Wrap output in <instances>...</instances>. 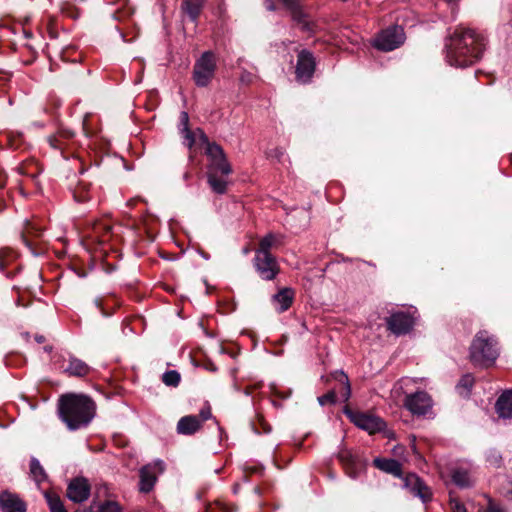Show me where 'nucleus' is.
Segmentation results:
<instances>
[{
  "mask_svg": "<svg viewBox=\"0 0 512 512\" xmlns=\"http://www.w3.org/2000/svg\"><path fill=\"white\" fill-rule=\"evenodd\" d=\"M404 406L413 415H426L432 407L431 397L425 391H417L413 394L406 395Z\"/></svg>",
  "mask_w": 512,
  "mask_h": 512,
  "instance_id": "dca6fc26",
  "label": "nucleus"
},
{
  "mask_svg": "<svg viewBox=\"0 0 512 512\" xmlns=\"http://www.w3.org/2000/svg\"><path fill=\"white\" fill-rule=\"evenodd\" d=\"M251 428L257 434H268L272 430V427L260 412H257L255 418L251 421Z\"/></svg>",
  "mask_w": 512,
  "mask_h": 512,
  "instance_id": "473e14b6",
  "label": "nucleus"
},
{
  "mask_svg": "<svg viewBox=\"0 0 512 512\" xmlns=\"http://www.w3.org/2000/svg\"><path fill=\"white\" fill-rule=\"evenodd\" d=\"M453 512H467V510H466L464 504L457 502L453 506Z\"/></svg>",
  "mask_w": 512,
  "mask_h": 512,
  "instance_id": "4d7b16f0",
  "label": "nucleus"
},
{
  "mask_svg": "<svg viewBox=\"0 0 512 512\" xmlns=\"http://www.w3.org/2000/svg\"><path fill=\"white\" fill-rule=\"evenodd\" d=\"M45 498L50 509V512H68L64 507L61 498L53 492H46Z\"/></svg>",
  "mask_w": 512,
  "mask_h": 512,
  "instance_id": "72a5a7b5",
  "label": "nucleus"
},
{
  "mask_svg": "<svg viewBox=\"0 0 512 512\" xmlns=\"http://www.w3.org/2000/svg\"><path fill=\"white\" fill-rule=\"evenodd\" d=\"M386 328L394 335L408 334L415 324L413 316L406 311L391 313L385 318Z\"/></svg>",
  "mask_w": 512,
  "mask_h": 512,
  "instance_id": "4468645a",
  "label": "nucleus"
},
{
  "mask_svg": "<svg viewBox=\"0 0 512 512\" xmlns=\"http://www.w3.org/2000/svg\"><path fill=\"white\" fill-rule=\"evenodd\" d=\"M91 368L82 360L71 356L64 371L70 376L84 377L89 374Z\"/></svg>",
  "mask_w": 512,
  "mask_h": 512,
  "instance_id": "bb28decb",
  "label": "nucleus"
},
{
  "mask_svg": "<svg viewBox=\"0 0 512 512\" xmlns=\"http://www.w3.org/2000/svg\"><path fill=\"white\" fill-rule=\"evenodd\" d=\"M57 412L70 431L87 428L96 415V403L85 395L66 393L59 397Z\"/></svg>",
  "mask_w": 512,
  "mask_h": 512,
  "instance_id": "f03ea898",
  "label": "nucleus"
},
{
  "mask_svg": "<svg viewBox=\"0 0 512 512\" xmlns=\"http://www.w3.org/2000/svg\"><path fill=\"white\" fill-rule=\"evenodd\" d=\"M253 265L259 277L263 280H274L280 272V266L273 254H255Z\"/></svg>",
  "mask_w": 512,
  "mask_h": 512,
  "instance_id": "ddd939ff",
  "label": "nucleus"
},
{
  "mask_svg": "<svg viewBox=\"0 0 512 512\" xmlns=\"http://www.w3.org/2000/svg\"><path fill=\"white\" fill-rule=\"evenodd\" d=\"M333 377L340 384L338 393L343 398V401H348L351 395V386L347 375L343 371H336Z\"/></svg>",
  "mask_w": 512,
  "mask_h": 512,
  "instance_id": "c756f323",
  "label": "nucleus"
},
{
  "mask_svg": "<svg viewBox=\"0 0 512 512\" xmlns=\"http://www.w3.org/2000/svg\"><path fill=\"white\" fill-rule=\"evenodd\" d=\"M184 139V144L189 149L188 158L190 162H194L197 147H204L206 150L211 145H218L216 142H210L208 136L201 128L195 130L186 128Z\"/></svg>",
  "mask_w": 512,
  "mask_h": 512,
  "instance_id": "2eb2a0df",
  "label": "nucleus"
},
{
  "mask_svg": "<svg viewBox=\"0 0 512 512\" xmlns=\"http://www.w3.org/2000/svg\"><path fill=\"white\" fill-rule=\"evenodd\" d=\"M204 367L211 372L217 371L216 365L210 360L205 364Z\"/></svg>",
  "mask_w": 512,
  "mask_h": 512,
  "instance_id": "052dcab7",
  "label": "nucleus"
},
{
  "mask_svg": "<svg viewBox=\"0 0 512 512\" xmlns=\"http://www.w3.org/2000/svg\"><path fill=\"white\" fill-rule=\"evenodd\" d=\"M265 6L270 11H275L276 10V5H275V3L272 0L265 1Z\"/></svg>",
  "mask_w": 512,
  "mask_h": 512,
  "instance_id": "680f3d73",
  "label": "nucleus"
},
{
  "mask_svg": "<svg viewBox=\"0 0 512 512\" xmlns=\"http://www.w3.org/2000/svg\"><path fill=\"white\" fill-rule=\"evenodd\" d=\"M235 309H236V304L235 303H230L228 308L224 312L225 313L233 312V311H235Z\"/></svg>",
  "mask_w": 512,
  "mask_h": 512,
  "instance_id": "69168bd1",
  "label": "nucleus"
},
{
  "mask_svg": "<svg viewBox=\"0 0 512 512\" xmlns=\"http://www.w3.org/2000/svg\"><path fill=\"white\" fill-rule=\"evenodd\" d=\"M274 394H275L276 396L280 397V398L286 399V398H288V397L290 396L291 391H289V392H288V393H286V394H282V393H280V392H278V391H275V392H274Z\"/></svg>",
  "mask_w": 512,
  "mask_h": 512,
  "instance_id": "0e129e2a",
  "label": "nucleus"
},
{
  "mask_svg": "<svg viewBox=\"0 0 512 512\" xmlns=\"http://www.w3.org/2000/svg\"><path fill=\"white\" fill-rule=\"evenodd\" d=\"M207 182L211 190L216 194H225L227 191L228 182L226 180L227 176H222L221 174H211L206 173Z\"/></svg>",
  "mask_w": 512,
  "mask_h": 512,
  "instance_id": "c85d7f7f",
  "label": "nucleus"
},
{
  "mask_svg": "<svg viewBox=\"0 0 512 512\" xmlns=\"http://www.w3.org/2000/svg\"><path fill=\"white\" fill-rule=\"evenodd\" d=\"M217 71V56L211 51H205L195 60L192 70V80L199 88L210 85Z\"/></svg>",
  "mask_w": 512,
  "mask_h": 512,
  "instance_id": "39448f33",
  "label": "nucleus"
},
{
  "mask_svg": "<svg viewBox=\"0 0 512 512\" xmlns=\"http://www.w3.org/2000/svg\"><path fill=\"white\" fill-rule=\"evenodd\" d=\"M201 428V421L196 415H187L177 423V432L182 435H193Z\"/></svg>",
  "mask_w": 512,
  "mask_h": 512,
  "instance_id": "4be33fe9",
  "label": "nucleus"
},
{
  "mask_svg": "<svg viewBox=\"0 0 512 512\" xmlns=\"http://www.w3.org/2000/svg\"><path fill=\"white\" fill-rule=\"evenodd\" d=\"M48 33L50 35L51 38H57L58 37V33L57 31L55 30L54 26L52 23H50L48 25Z\"/></svg>",
  "mask_w": 512,
  "mask_h": 512,
  "instance_id": "13d9d810",
  "label": "nucleus"
},
{
  "mask_svg": "<svg viewBox=\"0 0 512 512\" xmlns=\"http://www.w3.org/2000/svg\"><path fill=\"white\" fill-rule=\"evenodd\" d=\"M35 341L39 344L44 343L46 341L45 336L43 335H35Z\"/></svg>",
  "mask_w": 512,
  "mask_h": 512,
  "instance_id": "e2e57ef3",
  "label": "nucleus"
},
{
  "mask_svg": "<svg viewBox=\"0 0 512 512\" xmlns=\"http://www.w3.org/2000/svg\"><path fill=\"white\" fill-rule=\"evenodd\" d=\"M271 490V486L269 484H262V485H257L253 488V491L255 494H257L258 496H264L266 495L269 491Z\"/></svg>",
  "mask_w": 512,
  "mask_h": 512,
  "instance_id": "09e8293b",
  "label": "nucleus"
},
{
  "mask_svg": "<svg viewBox=\"0 0 512 512\" xmlns=\"http://www.w3.org/2000/svg\"><path fill=\"white\" fill-rule=\"evenodd\" d=\"M316 70V60L312 52L303 49L297 54L295 67V78L298 83L308 84L311 82Z\"/></svg>",
  "mask_w": 512,
  "mask_h": 512,
  "instance_id": "9d476101",
  "label": "nucleus"
},
{
  "mask_svg": "<svg viewBox=\"0 0 512 512\" xmlns=\"http://www.w3.org/2000/svg\"><path fill=\"white\" fill-rule=\"evenodd\" d=\"M91 186L90 182L85 180H78L75 187L72 189L73 198L78 203H86L91 199Z\"/></svg>",
  "mask_w": 512,
  "mask_h": 512,
  "instance_id": "cd10ccee",
  "label": "nucleus"
},
{
  "mask_svg": "<svg viewBox=\"0 0 512 512\" xmlns=\"http://www.w3.org/2000/svg\"><path fill=\"white\" fill-rule=\"evenodd\" d=\"M343 412L354 425L369 434L380 432L386 427L383 419L371 413L353 411L349 406H345Z\"/></svg>",
  "mask_w": 512,
  "mask_h": 512,
  "instance_id": "0eeeda50",
  "label": "nucleus"
},
{
  "mask_svg": "<svg viewBox=\"0 0 512 512\" xmlns=\"http://www.w3.org/2000/svg\"><path fill=\"white\" fill-rule=\"evenodd\" d=\"M136 237H139L140 241H146L151 243L155 239V234L146 227L137 226L134 230Z\"/></svg>",
  "mask_w": 512,
  "mask_h": 512,
  "instance_id": "58836bf2",
  "label": "nucleus"
},
{
  "mask_svg": "<svg viewBox=\"0 0 512 512\" xmlns=\"http://www.w3.org/2000/svg\"><path fill=\"white\" fill-rule=\"evenodd\" d=\"M281 3L291 14L293 21L303 32L313 33L316 23L309 18V15L302 9L300 0H276Z\"/></svg>",
  "mask_w": 512,
  "mask_h": 512,
  "instance_id": "f8f14e48",
  "label": "nucleus"
},
{
  "mask_svg": "<svg viewBox=\"0 0 512 512\" xmlns=\"http://www.w3.org/2000/svg\"><path fill=\"white\" fill-rule=\"evenodd\" d=\"M495 408L499 417L512 418V391L503 392L497 399Z\"/></svg>",
  "mask_w": 512,
  "mask_h": 512,
  "instance_id": "393cba45",
  "label": "nucleus"
},
{
  "mask_svg": "<svg viewBox=\"0 0 512 512\" xmlns=\"http://www.w3.org/2000/svg\"><path fill=\"white\" fill-rule=\"evenodd\" d=\"M24 143L23 136L21 134L13 135L8 134L6 136V144L13 150L21 149Z\"/></svg>",
  "mask_w": 512,
  "mask_h": 512,
  "instance_id": "ea45409f",
  "label": "nucleus"
},
{
  "mask_svg": "<svg viewBox=\"0 0 512 512\" xmlns=\"http://www.w3.org/2000/svg\"><path fill=\"white\" fill-rule=\"evenodd\" d=\"M30 473L37 482L44 481L47 478L44 468L35 457L30 460Z\"/></svg>",
  "mask_w": 512,
  "mask_h": 512,
  "instance_id": "f704fd0d",
  "label": "nucleus"
},
{
  "mask_svg": "<svg viewBox=\"0 0 512 512\" xmlns=\"http://www.w3.org/2000/svg\"><path fill=\"white\" fill-rule=\"evenodd\" d=\"M56 135H58L64 141H69L75 137L76 133L74 130H72L70 128L60 127L58 129Z\"/></svg>",
  "mask_w": 512,
  "mask_h": 512,
  "instance_id": "49530a36",
  "label": "nucleus"
},
{
  "mask_svg": "<svg viewBox=\"0 0 512 512\" xmlns=\"http://www.w3.org/2000/svg\"><path fill=\"white\" fill-rule=\"evenodd\" d=\"M252 77H253V76H252V74H250V73H244V74H242V76H241V81H242L243 83H247V84H249V83L251 82V80H252Z\"/></svg>",
  "mask_w": 512,
  "mask_h": 512,
  "instance_id": "bf43d9fd",
  "label": "nucleus"
},
{
  "mask_svg": "<svg viewBox=\"0 0 512 512\" xmlns=\"http://www.w3.org/2000/svg\"><path fill=\"white\" fill-rule=\"evenodd\" d=\"M208 158L207 172L228 176L232 173V167L227 160L226 154L220 145H211L205 150Z\"/></svg>",
  "mask_w": 512,
  "mask_h": 512,
  "instance_id": "1a4fd4ad",
  "label": "nucleus"
},
{
  "mask_svg": "<svg viewBox=\"0 0 512 512\" xmlns=\"http://www.w3.org/2000/svg\"><path fill=\"white\" fill-rule=\"evenodd\" d=\"M135 204H136V199H130L127 202V206H129V207H133Z\"/></svg>",
  "mask_w": 512,
  "mask_h": 512,
  "instance_id": "774afa93",
  "label": "nucleus"
},
{
  "mask_svg": "<svg viewBox=\"0 0 512 512\" xmlns=\"http://www.w3.org/2000/svg\"><path fill=\"white\" fill-rule=\"evenodd\" d=\"M112 237V227L107 223H96L93 227L91 239L102 246L110 241Z\"/></svg>",
  "mask_w": 512,
  "mask_h": 512,
  "instance_id": "a878e982",
  "label": "nucleus"
},
{
  "mask_svg": "<svg viewBox=\"0 0 512 512\" xmlns=\"http://www.w3.org/2000/svg\"><path fill=\"white\" fill-rule=\"evenodd\" d=\"M275 243V237L273 234H268L263 237L258 244V247L255 250V254H272L271 248Z\"/></svg>",
  "mask_w": 512,
  "mask_h": 512,
  "instance_id": "c9c22d12",
  "label": "nucleus"
},
{
  "mask_svg": "<svg viewBox=\"0 0 512 512\" xmlns=\"http://www.w3.org/2000/svg\"><path fill=\"white\" fill-rule=\"evenodd\" d=\"M267 155L268 157L276 158L278 161H280L282 156L284 155V151L282 148H275L269 151Z\"/></svg>",
  "mask_w": 512,
  "mask_h": 512,
  "instance_id": "3c124183",
  "label": "nucleus"
},
{
  "mask_svg": "<svg viewBox=\"0 0 512 512\" xmlns=\"http://www.w3.org/2000/svg\"><path fill=\"white\" fill-rule=\"evenodd\" d=\"M45 230L46 227L36 220H26L24 223L21 238L34 255L42 253L39 240L42 238Z\"/></svg>",
  "mask_w": 512,
  "mask_h": 512,
  "instance_id": "9b49d317",
  "label": "nucleus"
},
{
  "mask_svg": "<svg viewBox=\"0 0 512 512\" xmlns=\"http://www.w3.org/2000/svg\"><path fill=\"white\" fill-rule=\"evenodd\" d=\"M295 298V291L290 287H284L272 296L273 303L279 305L277 311L283 313L287 311L293 304Z\"/></svg>",
  "mask_w": 512,
  "mask_h": 512,
  "instance_id": "412c9836",
  "label": "nucleus"
},
{
  "mask_svg": "<svg viewBox=\"0 0 512 512\" xmlns=\"http://www.w3.org/2000/svg\"><path fill=\"white\" fill-rule=\"evenodd\" d=\"M97 512H121V507L117 502L107 500L97 506Z\"/></svg>",
  "mask_w": 512,
  "mask_h": 512,
  "instance_id": "a19ab883",
  "label": "nucleus"
},
{
  "mask_svg": "<svg viewBox=\"0 0 512 512\" xmlns=\"http://www.w3.org/2000/svg\"><path fill=\"white\" fill-rule=\"evenodd\" d=\"M95 304L97 308L100 310L103 316H110L113 312L107 311L103 305L102 299H95Z\"/></svg>",
  "mask_w": 512,
  "mask_h": 512,
  "instance_id": "864d4df0",
  "label": "nucleus"
},
{
  "mask_svg": "<svg viewBox=\"0 0 512 512\" xmlns=\"http://www.w3.org/2000/svg\"><path fill=\"white\" fill-rule=\"evenodd\" d=\"M204 333H205L206 336H208L210 338H214L216 336L214 332H211V331H209L206 328H204Z\"/></svg>",
  "mask_w": 512,
  "mask_h": 512,
  "instance_id": "338daca9",
  "label": "nucleus"
},
{
  "mask_svg": "<svg viewBox=\"0 0 512 512\" xmlns=\"http://www.w3.org/2000/svg\"><path fill=\"white\" fill-rule=\"evenodd\" d=\"M211 417H212V413H211V410H210L209 407L206 408V409H202L200 411V413H199V416H198V418L201 421V423L203 421H206V420L210 419Z\"/></svg>",
  "mask_w": 512,
  "mask_h": 512,
  "instance_id": "603ef678",
  "label": "nucleus"
},
{
  "mask_svg": "<svg viewBox=\"0 0 512 512\" xmlns=\"http://www.w3.org/2000/svg\"><path fill=\"white\" fill-rule=\"evenodd\" d=\"M162 381L167 386L177 387L181 381V375L176 370H168L162 375Z\"/></svg>",
  "mask_w": 512,
  "mask_h": 512,
  "instance_id": "e433bc0d",
  "label": "nucleus"
},
{
  "mask_svg": "<svg viewBox=\"0 0 512 512\" xmlns=\"http://www.w3.org/2000/svg\"><path fill=\"white\" fill-rule=\"evenodd\" d=\"M405 41V33L402 27L395 25L382 30L374 39L373 46L384 52L393 51Z\"/></svg>",
  "mask_w": 512,
  "mask_h": 512,
  "instance_id": "6e6552de",
  "label": "nucleus"
},
{
  "mask_svg": "<svg viewBox=\"0 0 512 512\" xmlns=\"http://www.w3.org/2000/svg\"><path fill=\"white\" fill-rule=\"evenodd\" d=\"M90 489V484L86 478L76 477L68 484L67 497L75 503L83 502L88 499Z\"/></svg>",
  "mask_w": 512,
  "mask_h": 512,
  "instance_id": "6ab92c4d",
  "label": "nucleus"
},
{
  "mask_svg": "<svg viewBox=\"0 0 512 512\" xmlns=\"http://www.w3.org/2000/svg\"><path fill=\"white\" fill-rule=\"evenodd\" d=\"M486 460L488 463H490V465L494 467H500L502 463V457L500 453L495 449H491L487 452Z\"/></svg>",
  "mask_w": 512,
  "mask_h": 512,
  "instance_id": "c03bdc74",
  "label": "nucleus"
},
{
  "mask_svg": "<svg viewBox=\"0 0 512 512\" xmlns=\"http://www.w3.org/2000/svg\"><path fill=\"white\" fill-rule=\"evenodd\" d=\"M486 512H505V510L498 503L489 499Z\"/></svg>",
  "mask_w": 512,
  "mask_h": 512,
  "instance_id": "8fccbe9b",
  "label": "nucleus"
},
{
  "mask_svg": "<svg viewBox=\"0 0 512 512\" xmlns=\"http://www.w3.org/2000/svg\"><path fill=\"white\" fill-rule=\"evenodd\" d=\"M155 469H158L159 472L164 471V462L161 460H157L154 465H145L139 471L140 477V491L143 493H149L154 488V485L157 481V477L155 474Z\"/></svg>",
  "mask_w": 512,
  "mask_h": 512,
  "instance_id": "a211bd4d",
  "label": "nucleus"
},
{
  "mask_svg": "<svg viewBox=\"0 0 512 512\" xmlns=\"http://www.w3.org/2000/svg\"><path fill=\"white\" fill-rule=\"evenodd\" d=\"M373 465L394 477L403 480V486L409 490L411 494L419 497L423 503H428L432 500L433 494L429 486L415 473L403 474L402 464L392 458L377 457L373 460Z\"/></svg>",
  "mask_w": 512,
  "mask_h": 512,
  "instance_id": "7ed1b4c3",
  "label": "nucleus"
},
{
  "mask_svg": "<svg viewBox=\"0 0 512 512\" xmlns=\"http://www.w3.org/2000/svg\"><path fill=\"white\" fill-rule=\"evenodd\" d=\"M497 339L481 330L474 336L470 348L469 359L475 367H491L499 356Z\"/></svg>",
  "mask_w": 512,
  "mask_h": 512,
  "instance_id": "20e7f679",
  "label": "nucleus"
},
{
  "mask_svg": "<svg viewBox=\"0 0 512 512\" xmlns=\"http://www.w3.org/2000/svg\"><path fill=\"white\" fill-rule=\"evenodd\" d=\"M486 38L476 31L457 26L445 37V59L450 66L465 68L478 62L485 51Z\"/></svg>",
  "mask_w": 512,
  "mask_h": 512,
  "instance_id": "f257e3e1",
  "label": "nucleus"
},
{
  "mask_svg": "<svg viewBox=\"0 0 512 512\" xmlns=\"http://www.w3.org/2000/svg\"><path fill=\"white\" fill-rule=\"evenodd\" d=\"M61 11L63 14H65L66 16H68L72 19H77L80 16L79 8H77L74 4H72L70 2L63 3V5L61 7Z\"/></svg>",
  "mask_w": 512,
  "mask_h": 512,
  "instance_id": "79ce46f5",
  "label": "nucleus"
},
{
  "mask_svg": "<svg viewBox=\"0 0 512 512\" xmlns=\"http://www.w3.org/2000/svg\"><path fill=\"white\" fill-rule=\"evenodd\" d=\"M42 171V166L35 159L25 160L18 166V172L31 178L36 185H38V176Z\"/></svg>",
  "mask_w": 512,
  "mask_h": 512,
  "instance_id": "b1692460",
  "label": "nucleus"
},
{
  "mask_svg": "<svg viewBox=\"0 0 512 512\" xmlns=\"http://www.w3.org/2000/svg\"><path fill=\"white\" fill-rule=\"evenodd\" d=\"M6 181H7V174L0 167V189L3 188L6 185Z\"/></svg>",
  "mask_w": 512,
  "mask_h": 512,
  "instance_id": "6e6d98bb",
  "label": "nucleus"
},
{
  "mask_svg": "<svg viewBox=\"0 0 512 512\" xmlns=\"http://www.w3.org/2000/svg\"><path fill=\"white\" fill-rule=\"evenodd\" d=\"M48 142L51 147H53L54 149L60 150L62 154L64 153L65 141L62 140V138H60L58 135L55 134V135L49 136Z\"/></svg>",
  "mask_w": 512,
  "mask_h": 512,
  "instance_id": "a18cd8bd",
  "label": "nucleus"
},
{
  "mask_svg": "<svg viewBox=\"0 0 512 512\" xmlns=\"http://www.w3.org/2000/svg\"><path fill=\"white\" fill-rule=\"evenodd\" d=\"M180 121H181V123L184 126L183 130H182V133H183V136H184L185 135V129L189 128V116H188L187 112H182L181 113Z\"/></svg>",
  "mask_w": 512,
  "mask_h": 512,
  "instance_id": "5fc2aeb1",
  "label": "nucleus"
},
{
  "mask_svg": "<svg viewBox=\"0 0 512 512\" xmlns=\"http://www.w3.org/2000/svg\"><path fill=\"white\" fill-rule=\"evenodd\" d=\"M19 254L10 247L0 248V271L8 278H14L22 269L17 263Z\"/></svg>",
  "mask_w": 512,
  "mask_h": 512,
  "instance_id": "f3484780",
  "label": "nucleus"
},
{
  "mask_svg": "<svg viewBox=\"0 0 512 512\" xmlns=\"http://www.w3.org/2000/svg\"><path fill=\"white\" fill-rule=\"evenodd\" d=\"M69 269H71L77 276L84 278L87 276V270L84 267L83 262L76 257L69 259L67 263Z\"/></svg>",
  "mask_w": 512,
  "mask_h": 512,
  "instance_id": "4c0bfd02",
  "label": "nucleus"
},
{
  "mask_svg": "<svg viewBox=\"0 0 512 512\" xmlns=\"http://www.w3.org/2000/svg\"><path fill=\"white\" fill-rule=\"evenodd\" d=\"M452 481L460 488H469L472 486L470 475L463 468H456L452 471Z\"/></svg>",
  "mask_w": 512,
  "mask_h": 512,
  "instance_id": "7c9ffc66",
  "label": "nucleus"
},
{
  "mask_svg": "<svg viewBox=\"0 0 512 512\" xmlns=\"http://www.w3.org/2000/svg\"><path fill=\"white\" fill-rule=\"evenodd\" d=\"M336 458L341 464L345 474L351 479H358L367 469V459L358 450L345 447L340 448Z\"/></svg>",
  "mask_w": 512,
  "mask_h": 512,
  "instance_id": "423d86ee",
  "label": "nucleus"
},
{
  "mask_svg": "<svg viewBox=\"0 0 512 512\" xmlns=\"http://www.w3.org/2000/svg\"><path fill=\"white\" fill-rule=\"evenodd\" d=\"M205 3L206 0H183L181 3V9L188 16L191 22L197 23Z\"/></svg>",
  "mask_w": 512,
  "mask_h": 512,
  "instance_id": "5701e85b",
  "label": "nucleus"
},
{
  "mask_svg": "<svg viewBox=\"0 0 512 512\" xmlns=\"http://www.w3.org/2000/svg\"><path fill=\"white\" fill-rule=\"evenodd\" d=\"M337 401V392L332 389L322 396L318 397V402L321 406L333 405Z\"/></svg>",
  "mask_w": 512,
  "mask_h": 512,
  "instance_id": "37998d69",
  "label": "nucleus"
},
{
  "mask_svg": "<svg viewBox=\"0 0 512 512\" xmlns=\"http://www.w3.org/2000/svg\"><path fill=\"white\" fill-rule=\"evenodd\" d=\"M475 379L472 374H465L461 377L458 384L456 385V390L458 394L464 398L469 397L471 389L474 385Z\"/></svg>",
  "mask_w": 512,
  "mask_h": 512,
  "instance_id": "2f4dec72",
  "label": "nucleus"
},
{
  "mask_svg": "<svg viewBox=\"0 0 512 512\" xmlns=\"http://www.w3.org/2000/svg\"><path fill=\"white\" fill-rule=\"evenodd\" d=\"M0 510L2 512H26V502L16 493L8 490L0 492Z\"/></svg>",
  "mask_w": 512,
  "mask_h": 512,
  "instance_id": "aec40b11",
  "label": "nucleus"
},
{
  "mask_svg": "<svg viewBox=\"0 0 512 512\" xmlns=\"http://www.w3.org/2000/svg\"><path fill=\"white\" fill-rule=\"evenodd\" d=\"M264 468L262 466L247 467L244 470L243 478L245 481H249V477L253 474H262Z\"/></svg>",
  "mask_w": 512,
  "mask_h": 512,
  "instance_id": "de8ad7c7",
  "label": "nucleus"
}]
</instances>
